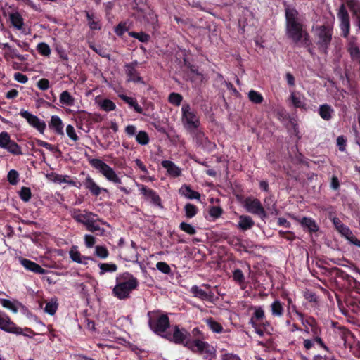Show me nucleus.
Returning a JSON list of instances; mask_svg holds the SVG:
<instances>
[{
	"mask_svg": "<svg viewBox=\"0 0 360 360\" xmlns=\"http://www.w3.org/2000/svg\"><path fill=\"white\" fill-rule=\"evenodd\" d=\"M285 18V34L292 43L297 46L309 47L311 44L310 35L307 32L298 11L293 6L283 2Z\"/></svg>",
	"mask_w": 360,
	"mask_h": 360,
	"instance_id": "nucleus-1",
	"label": "nucleus"
},
{
	"mask_svg": "<svg viewBox=\"0 0 360 360\" xmlns=\"http://www.w3.org/2000/svg\"><path fill=\"white\" fill-rule=\"evenodd\" d=\"M139 285L138 279L129 272H124L116 277V284L112 295L119 300H126Z\"/></svg>",
	"mask_w": 360,
	"mask_h": 360,
	"instance_id": "nucleus-2",
	"label": "nucleus"
},
{
	"mask_svg": "<svg viewBox=\"0 0 360 360\" xmlns=\"http://www.w3.org/2000/svg\"><path fill=\"white\" fill-rule=\"evenodd\" d=\"M147 316L150 329L156 335L165 338V335L168 333L167 330L170 327L168 315L157 310L148 311Z\"/></svg>",
	"mask_w": 360,
	"mask_h": 360,
	"instance_id": "nucleus-3",
	"label": "nucleus"
},
{
	"mask_svg": "<svg viewBox=\"0 0 360 360\" xmlns=\"http://www.w3.org/2000/svg\"><path fill=\"white\" fill-rule=\"evenodd\" d=\"M187 346L193 353L201 355L204 360H214L217 357L216 349L200 338L193 339V342L188 343Z\"/></svg>",
	"mask_w": 360,
	"mask_h": 360,
	"instance_id": "nucleus-4",
	"label": "nucleus"
},
{
	"mask_svg": "<svg viewBox=\"0 0 360 360\" xmlns=\"http://www.w3.org/2000/svg\"><path fill=\"white\" fill-rule=\"evenodd\" d=\"M333 34V28L329 25H322L316 27L314 31L316 44L321 52L327 53L331 44Z\"/></svg>",
	"mask_w": 360,
	"mask_h": 360,
	"instance_id": "nucleus-5",
	"label": "nucleus"
},
{
	"mask_svg": "<svg viewBox=\"0 0 360 360\" xmlns=\"http://www.w3.org/2000/svg\"><path fill=\"white\" fill-rule=\"evenodd\" d=\"M89 163L94 168L98 169L108 181L115 184H120L122 183L120 178L115 170L103 160L94 158L89 161Z\"/></svg>",
	"mask_w": 360,
	"mask_h": 360,
	"instance_id": "nucleus-6",
	"label": "nucleus"
},
{
	"mask_svg": "<svg viewBox=\"0 0 360 360\" xmlns=\"http://www.w3.org/2000/svg\"><path fill=\"white\" fill-rule=\"evenodd\" d=\"M182 123L189 131L197 129L200 124L199 117L195 110H192L189 104H184L181 108Z\"/></svg>",
	"mask_w": 360,
	"mask_h": 360,
	"instance_id": "nucleus-7",
	"label": "nucleus"
},
{
	"mask_svg": "<svg viewBox=\"0 0 360 360\" xmlns=\"http://www.w3.org/2000/svg\"><path fill=\"white\" fill-rule=\"evenodd\" d=\"M173 328V333H167L165 335V339L177 345H183L188 349V343L193 342V339H191L190 333L184 328H180L177 325L174 326Z\"/></svg>",
	"mask_w": 360,
	"mask_h": 360,
	"instance_id": "nucleus-8",
	"label": "nucleus"
},
{
	"mask_svg": "<svg viewBox=\"0 0 360 360\" xmlns=\"http://www.w3.org/2000/svg\"><path fill=\"white\" fill-rule=\"evenodd\" d=\"M244 205L248 212L256 214L262 219L267 217L264 208L257 198H247Z\"/></svg>",
	"mask_w": 360,
	"mask_h": 360,
	"instance_id": "nucleus-9",
	"label": "nucleus"
},
{
	"mask_svg": "<svg viewBox=\"0 0 360 360\" xmlns=\"http://www.w3.org/2000/svg\"><path fill=\"white\" fill-rule=\"evenodd\" d=\"M332 272L337 278H342L347 282V288L360 292V283L357 281L353 276L347 274L345 271L338 267L332 269Z\"/></svg>",
	"mask_w": 360,
	"mask_h": 360,
	"instance_id": "nucleus-10",
	"label": "nucleus"
},
{
	"mask_svg": "<svg viewBox=\"0 0 360 360\" xmlns=\"http://www.w3.org/2000/svg\"><path fill=\"white\" fill-rule=\"evenodd\" d=\"M138 65L139 63L137 60H134L131 63L124 65V71L127 77V80L134 83L146 84L143 79L140 76L139 72L136 70Z\"/></svg>",
	"mask_w": 360,
	"mask_h": 360,
	"instance_id": "nucleus-11",
	"label": "nucleus"
},
{
	"mask_svg": "<svg viewBox=\"0 0 360 360\" xmlns=\"http://www.w3.org/2000/svg\"><path fill=\"white\" fill-rule=\"evenodd\" d=\"M338 17L340 20V28L342 30V36L343 37H347L349 28H350V22H349V13L343 4L340 6Z\"/></svg>",
	"mask_w": 360,
	"mask_h": 360,
	"instance_id": "nucleus-12",
	"label": "nucleus"
},
{
	"mask_svg": "<svg viewBox=\"0 0 360 360\" xmlns=\"http://www.w3.org/2000/svg\"><path fill=\"white\" fill-rule=\"evenodd\" d=\"M0 329L11 333L22 334V329L18 328L10 318L0 311Z\"/></svg>",
	"mask_w": 360,
	"mask_h": 360,
	"instance_id": "nucleus-13",
	"label": "nucleus"
},
{
	"mask_svg": "<svg viewBox=\"0 0 360 360\" xmlns=\"http://www.w3.org/2000/svg\"><path fill=\"white\" fill-rule=\"evenodd\" d=\"M139 190L145 198L150 200L152 204L160 208L163 207L161 198L155 191L143 184L139 186Z\"/></svg>",
	"mask_w": 360,
	"mask_h": 360,
	"instance_id": "nucleus-14",
	"label": "nucleus"
},
{
	"mask_svg": "<svg viewBox=\"0 0 360 360\" xmlns=\"http://www.w3.org/2000/svg\"><path fill=\"white\" fill-rule=\"evenodd\" d=\"M250 309H253L254 313L252 314L249 323L255 328L257 329L259 325H264V320L265 319V313L261 306H252Z\"/></svg>",
	"mask_w": 360,
	"mask_h": 360,
	"instance_id": "nucleus-15",
	"label": "nucleus"
},
{
	"mask_svg": "<svg viewBox=\"0 0 360 360\" xmlns=\"http://www.w3.org/2000/svg\"><path fill=\"white\" fill-rule=\"evenodd\" d=\"M24 119H26L28 124L36 129L40 134H44L46 127L44 121L25 110H24Z\"/></svg>",
	"mask_w": 360,
	"mask_h": 360,
	"instance_id": "nucleus-16",
	"label": "nucleus"
},
{
	"mask_svg": "<svg viewBox=\"0 0 360 360\" xmlns=\"http://www.w3.org/2000/svg\"><path fill=\"white\" fill-rule=\"evenodd\" d=\"M84 213H81L79 210L74 212L72 218L77 223L82 224L86 228L88 224L91 222V220L96 217V214L86 210H84Z\"/></svg>",
	"mask_w": 360,
	"mask_h": 360,
	"instance_id": "nucleus-17",
	"label": "nucleus"
},
{
	"mask_svg": "<svg viewBox=\"0 0 360 360\" xmlns=\"http://www.w3.org/2000/svg\"><path fill=\"white\" fill-rule=\"evenodd\" d=\"M190 292L197 298L209 302H212L214 297L213 292L211 290L206 292L205 290L200 288L198 285H193L190 290Z\"/></svg>",
	"mask_w": 360,
	"mask_h": 360,
	"instance_id": "nucleus-18",
	"label": "nucleus"
},
{
	"mask_svg": "<svg viewBox=\"0 0 360 360\" xmlns=\"http://www.w3.org/2000/svg\"><path fill=\"white\" fill-rule=\"evenodd\" d=\"M298 221L304 230L310 233H316L319 230L316 221L311 217H304L299 219Z\"/></svg>",
	"mask_w": 360,
	"mask_h": 360,
	"instance_id": "nucleus-19",
	"label": "nucleus"
},
{
	"mask_svg": "<svg viewBox=\"0 0 360 360\" xmlns=\"http://www.w3.org/2000/svg\"><path fill=\"white\" fill-rule=\"evenodd\" d=\"M331 220L335 229L347 240L353 234L350 229L345 225L339 218L333 217Z\"/></svg>",
	"mask_w": 360,
	"mask_h": 360,
	"instance_id": "nucleus-20",
	"label": "nucleus"
},
{
	"mask_svg": "<svg viewBox=\"0 0 360 360\" xmlns=\"http://www.w3.org/2000/svg\"><path fill=\"white\" fill-rule=\"evenodd\" d=\"M97 222H101L103 224H105V222L103 219H100L98 217V214H96V217L95 218H94L91 220V222H90L88 224V226L86 227V229L88 231H90L91 233H96V235L102 236L104 235L105 229H104V228L101 227L97 224Z\"/></svg>",
	"mask_w": 360,
	"mask_h": 360,
	"instance_id": "nucleus-21",
	"label": "nucleus"
},
{
	"mask_svg": "<svg viewBox=\"0 0 360 360\" xmlns=\"http://www.w3.org/2000/svg\"><path fill=\"white\" fill-rule=\"evenodd\" d=\"M63 127L62 120L58 115H53L49 122V127L58 135H63Z\"/></svg>",
	"mask_w": 360,
	"mask_h": 360,
	"instance_id": "nucleus-22",
	"label": "nucleus"
},
{
	"mask_svg": "<svg viewBox=\"0 0 360 360\" xmlns=\"http://www.w3.org/2000/svg\"><path fill=\"white\" fill-rule=\"evenodd\" d=\"M77 247L74 245L72 247L69 252L70 257L73 262L78 264H87V260L95 261L91 257H86L81 255V253L77 250Z\"/></svg>",
	"mask_w": 360,
	"mask_h": 360,
	"instance_id": "nucleus-23",
	"label": "nucleus"
},
{
	"mask_svg": "<svg viewBox=\"0 0 360 360\" xmlns=\"http://www.w3.org/2000/svg\"><path fill=\"white\" fill-rule=\"evenodd\" d=\"M84 187L94 196H98L101 193V187L95 182V181L88 175L83 182Z\"/></svg>",
	"mask_w": 360,
	"mask_h": 360,
	"instance_id": "nucleus-24",
	"label": "nucleus"
},
{
	"mask_svg": "<svg viewBox=\"0 0 360 360\" xmlns=\"http://www.w3.org/2000/svg\"><path fill=\"white\" fill-rule=\"evenodd\" d=\"M119 98H120L124 103L129 105V108H133L134 110L138 113L143 114V108L139 105L138 101L136 98L130 97L124 94H119Z\"/></svg>",
	"mask_w": 360,
	"mask_h": 360,
	"instance_id": "nucleus-25",
	"label": "nucleus"
},
{
	"mask_svg": "<svg viewBox=\"0 0 360 360\" xmlns=\"http://www.w3.org/2000/svg\"><path fill=\"white\" fill-rule=\"evenodd\" d=\"M179 194L185 196L186 198L190 200H200V194L198 191H193L190 185L184 184L179 188Z\"/></svg>",
	"mask_w": 360,
	"mask_h": 360,
	"instance_id": "nucleus-26",
	"label": "nucleus"
},
{
	"mask_svg": "<svg viewBox=\"0 0 360 360\" xmlns=\"http://www.w3.org/2000/svg\"><path fill=\"white\" fill-rule=\"evenodd\" d=\"M161 165L162 167L167 169V173L173 177H178L181 174V169L172 161L163 160Z\"/></svg>",
	"mask_w": 360,
	"mask_h": 360,
	"instance_id": "nucleus-27",
	"label": "nucleus"
},
{
	"mask_svg": "<svg viewBox=\"0 0 360 360\" xmlns=\"http://www.w3.org/2000/svg\"><path fill=\"white\" fill-rule=\"evenodd\" d=\"M24 268L37 274H45L47 271L40 265L30 259L24 258Z\"/></svg>",
	"mask_w": 360,
	"mask_h": 360,
	"instance_id": "nucleus-28",
	"label": "nucleus"
},
{
	"mask_svg": "<svg viewBox=\"0 0 360 360\" xmlns=\"http://www.w3.org/2000/svg\"><path fill=\"white\" fill-rule=\"evenodd\" d=\"M255 222L251 217L248 215H240L239 216V221L238 224V228L241 231H245L253 227Z\"/></svg>",
	"mask_w": 360,
	"mask_h": 360,
	"instance_id": "nucleus-29",
	"label": "nucleus"
},
{
	"mask_svg": "<svg viewBox=\"0 0 360 360\" xmlns=\"http://www.w3.org/2000/svg\"><path fill=\"white\" fill-rule=\"evenodd\" d=\"M333 113L334 109L329 104L326 103L319 106V115L323 120L329 121L333 117Z\"/></svg>",
	"mask_w": 360,
	"mask_h": 360,
	"instance_id": "nucleus-30",
	"label": "nucleus"
},
{
	"mask_svg": "<svg viewBox=\"0 0 360 360\" xmlns=\"http://www.w3.org/2000/svg\"><path fill=\"white\" fill-rule=\"evenodd\" d=\"M347 51L352 60L360 64V49L354 41H350L348 43Z\"/></svg>",
	"mask_w": 360,
	"mask_h": 360,
	"instance_id": "nucleus-31",
	"label": "nucleus"
},
{
	"mask_svg": "<svg viewBox=\"0 0 360 360\" xmlns=\"http://www.w3.org/2000/svg\"><path fill=\"white\" fill-rule=\"evenodd\" d=\"M271 315L274 317H281L284 314V307L283 303L278 300H275L270 305Z\"/></svg>",
	"mask_w": 360,
	"mask_h": 360,
	"instance_id": "nucleus-32",
	"label": "nucleus"
},
{
	"mask_svg": "<svg viewBox=\"0 0 360 360\" xmlns=\"http://www.w3.org/2000/svg\"><path fill=\"white\" fill-rule=\"evenodd\" d=\"M0 304L6 309H8L13 311V313H16L18 311V305L21 306V303L18 301H11L7 299L0 298Z\"/></svg>",
	"mask_w": 360,
	"mask_h": 360,
	"instance_id": "nucleus-33",
	"label": "nucleus"
},
{
	"mask_svg": "<svg viewBox=\"0 0 360 360\" xmlns=\"http://www.w3.org/2000/svg\"><path fill=\"white\" fill-rule=\"evenodd\" d=\"M60 103L67 106H72L75 103V98L68 91H63L60 95Z\"/></svg>",
	"mask_w": 360,
	"mask_h": 360,
	"instance_id": "nucleus-34",
	"label": "nucleus"
},
{
	"mask_svg": "<svg viewBox=\"0 0 360 360\" xmlns=\"http://www.w3.org/2000/svg\"><path fill=\"white\" fill-rule=\"evenodd\" d=\"M9 19L15 27L19 30L22 28V17L18 11L10 13Z\"/></svg>",
	"mask_w": 360,
	"mask_h": 360,
	"instance_id": "nucleus-35",
	"label": "nucleus"
},
{
	"mask_svg": "<svg viewBox=\"0 0 360 360\" xmlns=\"http://www.w3.org/2000/svg\"><path fill=\"white\" fill-rule=\"evenodd\" d=\"M206 323L211 330L214 333H221L223 331L222 325L210 317L206 320Z\"/></svg>",
	"mask_w": 360,
	"mask_h": 360,
	"instance_id": "nucleus-36",
	"label": "nucleus"
},
{
	"mask_svg": "<svg viewBox=\"0 0 360 360\" xmlns=\"http://www.w3.org/2000/svg\"><path fill=\"white\" fill-rule=\"evenodd\" d=\"M184 211L186 217L191 219L198 214V208L196 205L188 202L185 205Z\"/></svg>",
	"mask_w": 360,
	"mask_h": 360,
	"instance_id": "nucleus-37",
	"label": "nucleus"
},
{
	"mask_svg": "<svg viewBox=\"0 0 360 360\" xmlns=\"http://www.w3.org/2000/svg\"><path fill=\"white\" fill-rule=\"evenodd\" d=\"M131 255H126L124 259L127 262H137L139 259V255L137 252V245L133 240L131 241Z\"/></svg>",
	"mask_w": 360,
	"mask_h": 360,
	"instance_id": "nucleus-38",
	"label": "nucleus"
},
{
	"mask_svg": "<svg viewBox=\"0 0 360 360\" xmlns=\"http://www.w3.org/2000/svg\"><path fill=\"white\" fill-rule=\"evenodd\" d=\"M58 303L57 300L51 299L49 302L46 303L44 311L49 315H54L58 309Z\"/></svg>",
	"mask_w": 360,
	"mask_h": 360,
	"instance_id": "nucleus-39",
	"label": "nucleus"
},
{
	"mask_svg": "<svg viewBox=\"0 0 360 360\" xmlns=\"http://www.w3.org/2000/svg\"><path fill=\"white\" fill-rule=\"evenodd\" d=\"M85 16L91 30H96L101 29V25L98 21L94 20V13H90L89 11H85Z\"/></svg>",
	"mask_w": 360,
	"mask_h": 360,
	"instance_id": "nucleus-40",
	"label": "nucleus"
},
{
	"mask_svg": "<svg viewBox=\"0 0 360 360\" xmlns=\"http://www.w3.org/2000/svg\"><path fill=\"white\" fill-rule=\"evenodd\" d=\"M46 178L53 182L61 184L66 182V178H70V176L68 175H60L55 172H50L46 174Z\"/></svg>",
	"mask_w": 360,
	"mask_h": 360,
	"instance_id": "nucleus-41",
	"label": "nucleus"
},
{
	"mask_svg": "<svg viewBox=\"0 0 360 360\" xmlns=\"http://www.w3.org/2000/svg\"><path fill=\"white\" fill-rule=\"evenodd\" d=\"M101 109L105 112L112 111L116 108L115 103L108 98H105L99 103Z\"/></svg>",
	"mask_w": 360,
	"mask_h": 360,
	"instance_id": "nucleus-42",
	"label": "nucleus"
},
{
	"mask_svg": "<svg viewBox=\"0 0 360 360\" xmlns=\"http://www.w3.org/2000/svg\"><path fill=\"white\" fill-rule=\"evenodd\" d=\"M98 266L101 269L100 275H103L106 272H115L117 270V266L115 264L100 263Z\"/></svg>",
	"mask_w": 360,
	"mask_h": 360,
	"instance_id": "nucleus-43",
	"label": "nucleus"
},
{
	"mask_svg": "<svg viewBox=\"0 0 360 360\" xmlns=\"http://www.w3.org/2000/svg\"><path fill=\"white\" fill-rule=\"evenodd\" d=\"M290 100L292 105L296 108H305L306 104L301 99L300 96H297L295 92H292L290 96Z\"/></svg>",
	"mask_w": 360,
	"mask_h": 360,
	"instance_id": "nucleus-44",
	"label": "nucleus"
},
{
	"mask_svg": "<svg viewBox=\"0 0 360 360\" xmlns=\"http://www.w3.org/2000/svg\"><path fill=\"white\" fill-rule=\"evenodd\" d=\"M345 303L347 306L354 313L357 314L360 311V301L354 298H348Z\"/></svg>",
	"mask_w": 360,
	"mask_h": 360,
	"instance_id": "nucleus-45",
	"label": "nucleus"
},
{
	"mask_svg": "<svg viewBox=\"0 0 360 360\" xmlns=\"http://www.w3.org/2000/svg\"><path fill=\"white\" fill-rule=\"evenodd\" d=\"M248 98L251 102L255 104H260L264 101L262 95L259 92L255 90H250L249 91Z\"/></svg>",
	"mask_w": 360,
	"mask_h": 360,
	"instance_id": "nucleus-46",
	"label": "nucleus"
},
{
	"mask_svg": "<svg viewBox=\"0 0 360 360\" xmlns=\"http://www.w3.org/2000/svg\"><path fill=\"white\" fill-rule=\"evenodd\" d=\"M94 255L96 257H98L102 259H106L109 256V251L105 246L96 245L95 247Z\"/></svg>",
	"mask_w": 360,
	"mask_h": 360,
	"instance_id": "nucleus-47",
	"label": "nucleus"
},
{
	"mask_svg": "<svg viewBox=\"0 0 360 360\" xmlns=\"http://www.w3.org/2000/svg\"><path fill=\"white\" fill-rule=\"evenodd\" d=\"M37 51L43 56L49 57L51 54V49L49 46L44 42H41L37 45Z\"/></svg>",
	"mask_w": 360,
	"mask_h": 360,
	"instance_id": "nucleus-48",
	"label": "nucleus"
},
{
	"mask_svg": "<svg viewBox=\"0 0 360 360\" xmlns=\"http://www.w3.org/2000/svg\"><path fill=\"white\" fill-rule=\"evenodd\" d=\"M182 100H183V97L179 93L172 92L169 95V97H168L169 102L171 104L174 105L176 106L180 105Z\"/></svg>",
	"mask_w": 360,
	"mask_h": 360,
	"instance_id": "nucleus-49",
	"label": "nucleus"
},
{
	"mask_svg": "<svg viewBox=\"0 0 360 360\" xmlns=\"http://www.w3.org/2000/svg\"><path fill=\"white\" fill-rule=\"evenodd\" d=\"M148 134L145 131H140L136 136V141L141 145H147L149 143Z\"/></svg>",
	"mask_w": 360,
	"mask_h": 360,
	"instance_id": "nucleus-50",
	"label": "nucleus"
},
{
	"mask_svg": "<svg viewBox=\"0 0 360 360\" xmlns=\"http://www.w3.org/2000/svg\"><path fill=\"white\" fill-rule=\"evenodd\" d=\"M7 179L10 184L16 185L19 180V174L16 170L11 169L8 173Z\"/></svg>",
	"mask_w": 360,
	"mask_h": 360,
	"instance_id": "nucleus-51",
	"label": "nucleus"
},
{
	"mask_svg": "<svg viewBox=\"0 0 360 360\" xmlns=\"http://www.w3.org/2000/svg\"><path fill=\"white\" fill-rule=\"evenodd\" d=\"M179 229L189 235H195L196 233L195 227L186 222H181L179 224Z\"/></svg>",
	"mask_w": 360,
	"mask_h": 360,
	"instance_id": "nucleus-52",
	"label": "nucleus"
},
{
	"mask_svg": "<svg viewBox=\"0 0 360 360\" xmlns=\"http://www.w3.org/2000/svg\"><path fill=\"white\" fill-rule=\"evenodd\" d=\"M233 280L236 282L239 283L240 285L242 284L245 283V276H244V274H243V271L240 269H235L233 271Z\"/></svg>",
	"mask_w": 360,
	"mask_h": 360,
	"instance_id": "nucleus-53",
	"label": "nucleus"
},
{
	"mask_svg": "<svg viewBox=\"0 0 360 360\" xmlns=\"http://www.w3.org/2000/svg\"><path fill=\"white\" fill-rule=\"evenodd\" d=\"M10 135L8 132L0 133V148H6L11 141Z\"/></svg>",
	"mask_w": 360,
	"mask_h": 360,
	"instance_id": "nucleus-54",
	"label": "nucleus"
},
{
	"mask_svg": "<svg viewBox=\"0 0 360 360\" xmlns=\"http://www.w3.org/2000/svg\"><path fill=\"white\" fill-rule=\"evenodd\" d=\"M222 214V208L218 206H211L209 210V214L214 219L219 218Z\"/></svg>",
	"mask_w": 360,
	"mask_h": 360,
	"instance_id": "nucleus-55",
	"label": "nucleus"
},
{
	"mask_svg": "<svg viewBox=\"0 0 360 360\" xmlns=\"http://www.w3.org/2000/svg\"><path fill=\"white\" fill-rule=\"evenodd\" d=\"M156 268L163 274H169L172 271L170 266L165 262H158Z\"/></svg>",
	"mask_w": 360,
	"mask_h": 360,
	"instance_id": "nucleus-56",
	"label": "nucleus"
},
{
	"mask_svg": "<svg viewBox=\"0 0 360 360\" xmlns=\"http://www.w3.org/2000/svg\"><path fill=\"white\" fill-rule=\"evenodd\" d=\"M278 235L280 237L285 238L289 241H293L296 238V236L294 232L290 231H279Z\"/></svg>",
	"mask_w": 360,
	"mask_h": 360,
	"instance_id": "nucleus-57",
	"label": "nucleus"
},
{
	"mask_svg": "<svg viewBox=\"0 0 360 360\" xmlns=\"http://www.w3.org/2000/svg\"><path fill=\"white\" fill-rule=\"evenodd\" d=\"M66 133L67 135L75 142H77L79 140V136L77 135L75 128L72 125L68 124L66 127Z\"/></svg>",
	"mask_w": 360,
	"mask_h": 360,
	"instance_id": "nucleus-58",
	"label": "nucleus"
},
{
	"mask_svg": "<svg viewBox=\"0 0 360 360\" xmlns=\"http://www.w3.org/2000/svg\"><path fill=\"white\" fill-rule=\"evenodd\" d=\"M5 149L13 154H19L21 153L20 146L12 140L10 141L9 144Z\"/></svg>",
	"mask_w": 360,
	"mask_h": 360,
	"instance_id": "nucleus-59",
	"label": "nucleus"
},
{
	"mask_svg": "<svg viewBox=\"0 0 360 360\" xmlns=\"http://www.w3.org/2000/svg\"><path fill=\"white\" fill-rule=\"evenodd\" d=\"M127 31V25H126V22H120L115 27V32L119 37H122L124 34V32Z\"/></svg>",
	"mask_w": 360,
	"mask_h": 360,
	"instance_id": "nucleus-60",
	"label": "nucleus"
},
{
	"mask_svg": "<svg viewBox=\"0 0 360 360\" xmlns=\"http://www.w3.org/2000/svg\"><path fill=\"white\" fill-rule=\"evenodd\" d=\"M74 115L76 119L81 122H89L90 114L84 110H79Z\"/></svg>",
	"mask_w": 360,
	"mask_h": 360,
	"instance_id": "nucleus-61",
	"label": "nucleus"
},
{
	"mask_svg": "<svg viewBox=\"0 0 360 360\" xmlns=\"http://www.w3.org/2000/svg\"><path fill=\"white\" fill-rule=\"evenodd\" d=\"M84 244L86 248H92L96 243V238L89 234H86L84 237Z\"/></svg>",
	"mask_w": 360,
	"mask_h": 360,
	"instance_id": "nucleus-62",
	"label": "nucleus"
},
{
	"mask_svg": "<svg viewBox=\"0 0 360 360\" xmlns=\"http://www.w3.org/2000/svg\"><path fill=\"white\" fill-rule=\"evenodd\" d=\"M347 139L344 136H339L337 138V145L340 151L344 152L346 150Z\"/></svg>",
	"mask_w": 360,
	"mask_h": 360,
	"instance_id": "nucleus-63",
	"label": "nucleus"
},
{
	"mask_svg": "<svg viewBox=\"0 0 360 360\" xmlns=\"http://www.w3.org/2000/svg\"><path fill=\"white\" fill-rule=\"evenodd\" d=\"M221 360H241L240 358L233 353H224L221 355Z\"/></svg>",
	"mask_w": 360,
	"mask_h": 360,
	"instance_id": "nucleus-64",
	"label": "nucleus"
}]
</instances>
